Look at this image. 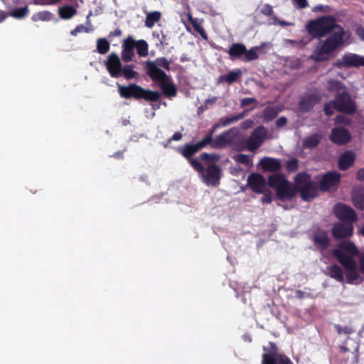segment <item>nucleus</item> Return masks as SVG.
Listing matches in <instances>:
<instances>
[{
	"label": "nucleus",
	"instance_id": "nucleus-9",
	"mask_svg": "<svg viewBox=\"0 0 364 364\" xmlns=\"http://www.w3.org/2000/svg\"><path fill=\"white\" fill-rule=\"evenodd\" d=\"M218 127L219 125L214 124L205 135V137L210 138L208 145H210L213 149H223L232 144L236 136L235 129H230L225 131L213 139V136L214 132Z\"/></svg>",
	"mask_w": 364,
	"mask_h": 364
},
{
	"label": "nucleus",
	"instance_id": "nucleus-47",
	"mask_svg": "<svg viewBox=\"0 0 364 364\" xmlns=\"http://www.w3.org/2000/svg\"><path fill=\"white\" fill-rule=\"evenodd\" d=\"M353 202L357 209L364 210V196H355L353 198Z\"/></svg>",
	"mask_w": 364,
	"mask_h": 364
},
{
	"label": "nucleus",
	"instance_id": "nucleus-40",
	"mask_svg": "<svg viewBox=\"0 0 364 364\" xmlns=\"http://www.w3.org/2000/svg\"><path fill=\"white\" fill-rule=\"evenodd\" d=\"M110 48L109 42L105 38H98L97 41V50L100 54L107 53Z\"/></svg>",
	"mask_w": 364,
	"mask_h": 364
},
{
	"label": "nucleus",
	"instance_id": "nucleus-41",
	"mask_svg": "<svg viewBox=\"0 0 364 364\" xmlns=\"http://www.w3.org/2000/svg\"><path fill=\"white\" fill-rule=\"evenodd\" d=\"M279 113V109L275 107H267L263 112L264 119L270 121L274 119Z\"/></svg>",
	"mask_w": 364,
	"mask_h": 364
},
{
	"label": "nucleus",
	"instance_id": "nucleus-44",
	"mask_svg": "<svg viewBox=\"0 0 364 364\" xmlns=\"http://www.w3.org/2000/svg\"><path fill=\"white\" fill-rule=\"evenodd\" d=\"M198 159L202 161H208V162H211L212 164H213L218 161L219 156L217 154H208V153L204 152L199 156Z\"/></svg>",
	"mask_w": 364,
	"mask_h": 364
},
{
	"label": "nucleus",
	"instance_id": "nucleus-30",
	"mask_svg": "<svg viewBox=\"0 0 364 364\" xmlns=\"http://www.w3.org/2000/svg\"><path fill=\"white\" fill-rule=\"evenodd\" d=\"M322 139V135L318 133H315L307 137L302 141V148L304 149H313L316 148Z\"/></svg>",
	"mask_w": 364,
	"mask_h": 364
},
{
	"label": "nucleus",
	"instance_id": "nucleus-18",
	"mask_svg": "<svg viewBox=\"0 0 364 364\" xmlns=\"http://www.w3.org/2000/svg\"><path fill=\"white\" fill-rule=\"evenodd\" d=\"M106 68L110 76L114 78L121 77V68L122 66L121 60L116 53H111L105 62Z\"/></svg>",
	"mask_w": 364,
	"mask_h": 364
},
{
	"label": "nucleus",
	"instance_id": "nucleus-35",
	"mask_svg": "<svg viewBox=\"0 0 364 364\" xmlns=\"http://www.w3.org/2000/svg\"><path fill=\"white\" fill-rule=\"evenodd\" d=\"M59 16L63 19H70L77 14V10L72 6L65 5L59 8Z\"/></svg>",
	"mask_w": 364,
	"mask_h": 364
},
{
	"label": "nucleus",
	"instance_id": "nucleus-26",
	"mask_svg": "<svg viewBox=\"0 0 364 364\" xmlns=\"http://www.w3.org/2000/svg\"><path fill=\"white\" fill-rule=\"evenodd\" d=\"M336 250L340 251L344 257H353L358 254V250L355 244L351 241H343L339 243L338 248L333 250V255L336 257Z\"/></svg>",
	"mask_w": 364,
	"mask_h": 364
},
{
	"label": "nucleus",
	"instance_id": "nucleus-29",
	"mask_svg": "<svg viewBox=\"0 0 364 364\" xmlns=\"http://www.w3.org/2000/svg\"><path fill=\"white\" fill-rule=\"evenodd\" d=\"M287 181L284 174L277 173L272 174L268 177L267 184L269 187L277 191Z\"/></svg>",
	"mask_w": 364,
	"mask_h": 364
},
{
	"label": "nucleus",
	"instance_id": "nucleus-62",
	"mask_svg": "<svg viewBox=\"0 0 364 364\" xmlns=\"http://www.w3.org/2000/svg\"><path fill=\"white\" fill-rule=\"evenodd\" d=\"M359 269L362 273H364V257L360 259Z\"/></svg>",
	"mask_w": 364,
	"mask_h": 364
},
{
	"label": "nucleus",
	"instance_id": "nucleus-11",
	"mask_svg": "<svg viewBox=\"0 0 364 364\" xmlns=\"http://www.w3.org/2000/svg\"><path fill=\"white\" fill-rule=\"evenodd\" d=\"M210 138L204 137L200 141L196 143H186L183 146H178L176 151L187 159L191 166V161L193 160H198V159H193V156L198 153L200 150L205 148L208 145Z\"/></svg>",
	"mask_w": 364,
	"mask_h": 364
},
{
	"label": "nucleus",
	"instance_id": "nucleus-63",
	"mask_svg": "<svg viewBox=\"0 0 364 364\" xmlns=\"http://www.w3.org/2000/svg\"><path fill=\"white\" fill-rule=\"evenodd\" d=\"M8 14L2 11H0V23L2 22L6 17Z\"/></svg>",
	"mask_w": 364,
	"mask_h": 364
},
{
	"label": "nucleus",
	"instance_id": "nucleus-56",
	"mask_svg": "<svg viewBox=\"0 0 364 364\" xmlns=\"http://www.w3.org/2000/svg\"><path fill=\"white\" fill-rule=\"evenodd\" d=\"M253 122L251 119H246L241 123V128L243 129H247L252 127Z\"/></svg>",
	"mask_w": 364,
	"mask_h": 364
},
{
	"label": "nucleus",
	"instance_id": "nucleus-51",
	"mask_svg": "<svg viewBox=\"0 0 364 364\" xmlns=\"http://www.w3.org/2000/svg\"><path fill=\"white\" fill-rule=\"evenodd\" d=\"M297 9H306L308 6L307 0H291Z\"/></svg>",
	"mask_w": 364,
	"mask_h": 364
},
{
	"label": "nucleus",
	"instance_id": "nucleus-14",
	"mask_svg": "<svg viewBox=\"0 0 364 364\" xmlns=\"http://www.w3.org/2000/svg\"><path fill=\"white\" fill-rule=\"evenodd\" d=\"M334 66L338 68H349L364 67V56L352 53H345L341 59H338L334 63Z\"/></svg>",
	"mask_w": 364,
	"mask_h": 364
},
{
	"label": "nucleus",
	"instance_id": "nucleus-15",
	"mask_svg": "<svg viewBox=\"0 0 364 364\" xmlns=\"http://www.w3.org/2000/svg\"><path fill=\"white\" fill-rule=\"evenodd\" d=\"M329 139L335 144L345 145L351 141L352 136L347 129L342 127H336L331 129Z\"/></svg>",
	"mask_w": 364,
	"mask_h": 364
},
{
	"label": "nucleus",
	"instance_id": "nucleus-52",
	"mask_svg": "<svg viewBox=\"0 0 364 364\" xmlns=\"http://www.w3.org/2000/svg\"><path fill=\"white\" fill-rule=\"evenodd\" d=\"M264 196L261 198V202L262 203H271L272 201V193L270 191H264Z\"/></svg>",
	"mask_w": 364,
	"mask_h": 364
},
{
	"label": "nucleus",
	"instance_id": "nucleus-27",
	"mask_svg": "<svg viewBox=\"0 0 364 364\" xmlns=\"http://www.w3.org/2000/svg\"><path fill=\"white\" fill-rule=\"evenodd\" d=\"M259 164L264 171L278 172L282 169L281 161L278 159L271 157H264Z\"/></svg>",
	"mask_w": 364,
	"mask_h": 364
},
{
	"label": "nucleus",
	"instance_id": "nucleus-21",
	"mask_svg": "<svg viewBox=\"0 0 364 364\" xmlns=\"http://www.w3.org/2000/svg\"><path fill=\"white\" fill-rule=\"evenodd\" d=\"M136 46V41L132 36H128L123 41L122 46V59L124 63L132 61L134 55V48Z\"/></svg>",
	"mask_w": 364,
	"mask_h": 364
},
{
	"label": "nucleus",
	"instance_id": "nucleus-36",
	"mask_svg": "<svg viewBox=\"0 0 364 364\" xmlns=\"http://www.w3.org/2000/svg\"><path fill=\"white\" fill-rule=\"evenodd\" d=\"M188 20L192 24L194 30L198 32L204 40H207L208 35L202 26L201 22L198 18H193L191 14L188 15Z\"/></svg>",
	"mask_w": 364,
	"mask_h": 364
},
{
	"label": "nucleus",
	"instance_id": "nucleus-25",
	"mask_svg": "<svg viewBox=\"0 0 364 364\" xmlns=\"http://www.w3.org/2000/svg\"><path fill=\"white\" fill-rule=\"evenodd\" d=\"M356 159V155L353 151H345L342 153L338 161V166L340 170L346 171L350 168Z\"/></svg>",
	"mask_w": 364,
	"mask_h": 364
},
{
	"label": "nucleus",
	"instance_id": "nucleus-55",
	"mask_svg": "<svg viewBox=\"0 0 364 364\" xmlns=\"http://www.w3.org/2000/svg\"><path fill=\"white\" fill-rule=\"evenodd\" d=\"M82 31L88 32V30L83 25H78L77 26L75 27V29L71 31L70 33L72 36H76L77 33L82 32Z\"/></svg>",
	"mask_w": 364,
	"mask_h": 364
},
{
	"label": "nucleus",
	"instance_id": "nucleus-59",
	"mask_svg": "<svg viewBox=\"0 0 364 364\" xmlns=\"http://www.w3.org/2000/svg\"><path fill=\"white\" fill-rule=\"evenodd\" d=\"M272 19L274 20V21L276 23H277V24H279V25H280V26H291V25H292V23H289V22H287V21H280V20H279V19L277 18V16H272Z\"/></svg>",
	"mask_w": 364,
	"mask_h": 364
},
{
	"label": "nucleus",
	"instance_id": "nucleus-2",
	"mask_svg": "<svg viewBox=\"0 0 364 364\" xmlns=\"http://www.w3.org/2000/svg\"><path fill=\"white\" fill-rule=\"evenodd\" d=\"M341 28L331 16H323L310 20L306 26L308 33L312 38H321L331 34L334 30Z\"/></svg>",
	"mask_w": 364,
	"mask_h": 364
},
{
	"label": "nucleus",
	"instance_id": "nucleus-60",
	"mask_svg": "<svg viewBox=\"0 0 364 364\" xmlns=\"http://www.w3.org/2000/svg\"><path fill=\"white\" fill-rule=\"evenodd\" d=\"M356 177L359 181H364V168H362L358 171Z\"/></svg>",
	"mask_w": 364,
	"mask_h": 364
},
{
	"label": "nucleus",
	"instance_id": "nucleus-33",
	"mask_svg": "<svg viewBox=\"0 0 364 364\" xmlns=\"http://www.w3.org/2000/svg\"><path fill=\"white\" fill-rule=\"evenodd\" d=\"M135 65L133 64H127L122 66L121 77H124L127 80H132L136 78L139 73L134 70Z\"/></svg>",
	"mask_w": 364,
	"mask_h": 364
},
{
	"label": "nucleus",
	"instance_id": "nucleus-31",
	"mask_svg": "<svg viewBox=\"0 0 364 364\" xmlns=\"http://www.w3.org/2000/svg\"><path fill=\"white\" fill-rule=\"evenodd\" d=\"M327 274L339 282L344 281L343 272L341 267L336 264H333L327 267Z\"/></svg>",
	"mask_w": 364,
	"mask_h": 364
},
{
	"label": "nucleus",
	"instance_id": "nucleus-54",
	"mask_svg": "<svg viewBox=\"0 0 364 364\" xmlns=\"http://www.w3.org/2000/svg\"><path fill=\"white\" fill-rule=\"evenodd\" d=\"M257 99L254 97H245L241 100V106L247 107L252 104L256 103Z\"/></svg>",
	"mask_w": 364,
	"mask_h": 364
},
{
	"label": "nucleus",
	"instance_id": "nucleus-22",
	"mask_svg": "<svg viewBox=\"0 0 364 364\" xmlns=\"http://www.w3.org/2000/svg\"><path fill=\"white\" fill-rule=\"evenodd\" d=\"M277 197L279 200H291L296 194V183L289 181L276 191Z\"/></svg>",
	"mask_w": 364,
	"mask_h": 364
},
{
	"label": "nucleus",
	"instance_id": "nucleus-46",
	"mask_svg": "<svg viewBox=\"0 0 364 364\" xmlns=\"http://www.w3.org/2000/svg\"><path fill=\"white\" fill-rule=\"evenodd\" d=\"M258 9L259 13L265 16H272L274 14L273 8L269 4H264Z\"/></svg>",
	"mask_w": 364,
	"mask_h": 364
},
{
	"label": "nucleus",
	"instance_id": "nucleus-1",
	"mask_svg": "<svg viewBox=\"0 0 364 364\" xmlns=\"http://www.w3.org/2000/svg\"><path fill=\"white\" fill-rule=\"evenodd\" d=\"M344 30L341 27L331 35L323 43L318 46L311 55L312 59L316 62H323L328 59V55L334 52L343 43Z\"/></svg>",
	"mask_w": 364,
	"mask_h": 364
},
{
	"label": "nucleus",
	"instance_id": "nucleus-23",
	"mask_svg": "<svg viewBox=\"0 0 364 364\" xmlns=\"http://www.w3.org/2000/svg\"><path fill=\"white\" fill-rule=\"evenodd\" d=\"M311 240L320 251H323L330 246L331 241L326 230L318 229L314 232Z\"/></svg>",
	"mask_w": 364,
	"mask_h": 364
},
{
	"label": "nucleus",
	"instance_id": "nucleus-50",
	"mask_svg": "<svg viewBox=\"0 0 364 364\" xmlns=\"http://www.w3.org/2000/svg\"><path fill=\"white\" fill-rule=\"evenodd\" d=\"M183 137V135L181 132H175L173 134V135L170 138L168 139L167 141H166V143L164 144V147H167L168 146L169 144H171V142L172 141H179L182 139Z\"/></svg>",
	"mask_w": 364,
	"mask_h": 364
},
{
	"label": "nucleus",
	"instance_id": "nucleus-8",
	"mask_svg": "<svg viewBox=\"0 0 364 364\" xmlns=\"http://www.w3.org/2000/svg\"><path fill=\"white\" fill-rule=\"evenodd\" d=\"M259 49V47L255 46L247 50L244 44L237 43H233L228 50H224V51L229 54L232 60L240 59L244 62H250L258 59L257 51Z\"/></svg>",
	"mask_w": 364,
	"mask_h": 364
},
{
	"label": "nucleus",
	"instance_id": "nucleus-7",
	"mask_svg": "<svg viewBox=\"0 0 364 364\" xmlns=\"http://www.w3.org/2000/svg\"><path fill=\"white\" fill-rule=\"evenodd\" d=\"M263 350L264 353L262 355V364H294L273 342H269L268 346H263Z\"/></svg>",
	"mask_w": 364,
	"mask_h": 364
},
{
	"label": "nucleus",
	"instance_id": "nucleus-34",
	"mask_svg": "<svg viewBox=\"0 0 364 364\" xmlns=\"http://www.w3.org/2000/svg\"><path fill=\"white\" fill-rule=\"evenodd\" d=\"M245 112H243L240 114H238L237 115L231 116V117H223L220 118V122L217 124L220 127H226L228 125H230L232 123H235L242 119H243L245 116Z\"/></svg>",
	"mask_w": 364,
	"mask_h": 364
},
{
	"label": "nucleus",
	"instance_id": "nucleus-16",
	"mask_svg": "<svg viewBox=\"0 0 364 364\" xmlns=\"http://www.w3.org/2000/svg\"><path fill=\"white\" fill-rule=\"evenodd\" d=\"M334 213L339 220L344 222L351 223L357 220L355 211L343 203H337L334 208Z\"/></svg>",
	"mask_w": 364,
	"mask_h": 364
},
{
	"label": "nucleus",
	"instance_id": "nucleus-3",
	"mask_svg": "<svg viewBox=\"0 0 364 364\" xmlns=\"http://www.w3.org/2000/svg\"><path fill=\"white\" fill-rule=\"evenodd\" d=\"M296 183V193L304 201H311L318 195V186L316 182L311 179V176L306 171H301L294 178Z\"/></svg>",
	"mask_w": 364,
	"mask_h": 364
},
{
	"label": "nucleus",
	"instance_id": "nucleus-37",
	"mask_svg": "<svg viewBox=\"0 0 364 364\" xmlns=\"http://www.w3.org/2000/svg\"><path fill=\"white\" fill-rule=\"evenodd\" d=\"M149 63H154L156 67L159 68H162L166 70H170V62L164 57L158 58L155 60V61H147L146 63V73L148 75V65Z\"/></svg>",
	"mask_w": 364,
	"mask_h": 364
},
{
	"label": "nucleus",
	"instance_id": "nucleus-12",
	"mask_svg": "<svg viewBox=\"0 0 364 364\" xmlns=\"http://www.w3.org/2000/svg\"><path fill=\"white\" fill-rule=\"evenodd\" d=\"M335 252L337 260L348 272L346 275L348 283L353 284V282L359 278V274L356 272L357 264L355 260L353 257H344L338 250Z\"/></svg>",
	"mask_w": 364,
	"mask_h": 364
},
{
	"label": "nucleus",
	"instance_id": "nucleus-39",
	"mask_svg": "<svg viewBox=\"0 0 364 364\" xmlns=\"http://www.w3.org/2000/svg\"><path fill=\"white\" fill-rule=\"evenodd\" d=\"M136 52L139 56L144 57L148 55L149 45L144 40L136 41Z\"/></svg>",
	"mask_w": 364,
	"mask_h": 364
},
{
	"label": "nucleus",
	"instance_id": "nucleus-43",
	"mask_svg": "<svg viewBox=\"0 0 364 364\" xmlns=\"http://www.w3.org/2000/svg\"><path fill=\"white\" fill-rule=\"evenodd\" d=\"M299 168V160L296 158H291L286 163V169L289 173L294 172Z\"/></svg>",
	"mask_w": 364,
	"mask_h": 364
},
{
	"label": "nucleus",
	"instance_id": "nucleus-17",
	"mask_svg": "<svg viewBox=\"0 0 364 364\" xmlns=\"http://www.w3.org/2000/svg\"><path fill=\"white\" fill-rule=\"evenodd\" d=\"M247 186L254 193L262 194L266 190L267 181L262 174L252 173L247 177Z\"/></svg>",
	"mask_w": 364,
	"mask_h": 364
},
{
	"label": "nucleus",
	"instance_id": "nucleus-10",
	"mask_svg": "<svg viewBox=\"0 0 364 364\" xmlns=\"http://www.w3.org/2000/svg\"><path fill=\"white\" fill-rule=\"evenodd\" d=\"M334 108L338 112L347 115H353L357 110V105L348 91L341 92L336 95L333 100Z\"/></svg>",
	"mask_w": 364,
	"mask_h": 364
},
{
	"label": "nucleus",
	"instance_id": "nucleus-13",
	"mask_svg": "<svg viewBox=\"0 0 364 364\" xmlns=\"http://www.w3.org/2000/svg\"><path fill=\"white\" fill-rule=\"evenodd\" d=\"M267 136V130L264 126L257 127L245 141V146L250 151H255L264 142Z\"/></svg>",
	"mask_w": 364,
	"mask_h": 364
},
{
	"label": "nucleus",
	"instance_id": "nucleus-57",
	"mask_svg": "<svg viewBox=\"0 0 364 364\" xmlns=\"http://www.w3.org/2000/svg\"><path fill=\"white\" fill-rule=\"evenodd\" d=\"M287 119L285 117H280L278 118L276 121V126L277 127H282L287 124Z\"/></svg>",
	"mask_w": 364,
	"mask_h": 364
},
{
	"label": "nucleus",
	"instance_id": "nucleus-53",
	"mask_svg": "<svg viewBox=\"0 0 364 364\" xmlns=\"http://www.w3.org/2000/svg\"><path fill=\"white\" fill-rule=\"evenodd\" d=\"M52 14L49 11H42L38 14V17L41 21H49L51 19Z\"/></svg>",
	"mask_w": 364,
	"mask_h": 364
},
{
	"label": "nucleus",
	"instance_id": "nucleus-6",
	"mask_svg": "<svg viewBox=\"0 0 364 364\" xmlns=\"http://www.w3.org/2000/svg\"><path fill=\"white\" fill-rule=\"evenodd\" d=\"M191 166L207 186L215 187L219 186L223 176V171L218 165L211 164L205 168L198 160H193L191 161Z\"/></svg>",
	"mask_w": 364,
	"mask_h": 364
},
{
	"label": "nucleus",
	"instance_id": "nucleus-42",
	"mask_svg": "<svg viewBox=\"0 0 364 364\" xmlns=\"http://www.w3.org/2000/svg\"><path fill=\"white\" fill-rule=\"evenodd\" d=\"M28 13V9L27 6H23L20 8H17L14 9L12 11H11L9 14H7L8 16H11L16 18H23L25 16H27Z\"/></svg>",
	"mask_w": 364,
	"mask_h": 364
},
{
	"label": "nucleus",
	"instance_id": "nucleus-61",
	"mask_svg": "<svg viewBox=\"0 0 364 364\" xmlns=\"http://www.w3.org/2000/svg\"><path fill=\"white\" fill-rule=\"evenodd\" d=\"M357 34L364 41V28H360L357 30Z\"/></svg>",
	"mask_w": 364,
	"mask_h": 364
},
{
	"label": "nucleus",
	"instance_id": "nucleus-38",
	"mask_svg": "<svg viewBox=\"0 0 364 364\" xmlns=\"http://www.w3.org/2000/svg\"><path fill=\"white\" fill-rule=\"evenodd\" d=\"M161 18V14L159 11H152L147 14L145 20V25L146 27L151 28L156 23H157Z\"/></svg>",
	"mask_w": 364,
	"mask_h": 364
},
{
	"label": "nucleus",
	"instance_id": "nucleus-4",
	"mask_svg": "<svg viewBox=\"0 0 364 364\" xmlns=\"http://www.w3.org/2000/svg\"><path fill=\"white\" fill-rule=\"evenodd\" d=\"M118 92L120 97L124 99H143L149 102H156L161 97L159 92L144 89L135 83H131L128 85H118Z\"/></svg>",
	"mask_w": 364,
	"mask_h": 364
},
{
	"label": "nucleus",
	"instance_id": "nucleus-48",
	"mask_svg": "<svg viewBox=\"0 0 364 364\" xmlns=\"http://www.w3.org/2000/svg\"><path fill=\"white\" fill-rule=\"evenodd\" d=\"M333 109L335 108L333 100L326 102L323 105V112L326 116H332L334 114Z\"/></svg>",
	"mask_w": 364,
	"mask_h": 364
},
{
	"label": "nucleus",
	"instance_id": "nucleus-5",
	"mask_svg": "<svg viewBox=\"0 0 364 364\" xmlns=\"http://www.w3.org/2000/svg\"><path fill=\"white\" fill-rule=\"evenodd\" d=\"M148 76L154 82L159 83L163 94L168 97H175L177 94V88L171 80L163 70L156 67L154 63H149Z\"/></svg>",
	"mask_w": 364,
	"mask_h": 364
},
{
	"label": "nucleus",
	"instance_id": "nucleus-45",
	"mask_svg": "<svg viewBox=\"0 0 364 364\" xmlns=\"http://www.w3.org/2000/svg\"><path fill=\"white\" fill-rule=\"evenodd\" d=\"M334 120L336 124L350 126L352 124V119L344 114L337 115Z\"/></svg>",
	"mask_w": 364,
	"mask_h": 364
},
{
	"label": "nucleus",
	"instance_id": "nucleus-32",
	"mask_svg": "<svg viewBox=\"0 0 364 364\" xmlns=\"http://www.w3.org/2000/svg\"><path fill=\"white\" fill-rule=\"evenodd\" d=\"M326 89L328 91L336 94L348 90L347 87L342 82L334 79H330L327 81Z\"/></svg>",
	"mask_w": 364,
	"mask_h": 364
},
{
	"label": "nucleus",
	"instance_id": "nucleus-58",
	"mask_svg": "<svg viewBox=\"0 0 364 364\" xmlns=\"http://www.w3.org/2000/svg\"><path fill=\"white\" fill-rule=\"evenodd\" d=\"M122 34V31L119 28H117L114 31L110 32L108 37L112 38L113 37H119Z\"/></svg>",
	"mask_w": 364,
	"mask_h": 364
},
{
	"label": "nucleus",
	"instance_id": "nucleus-28",
	"mask_svg": "<svg viewBox=\"0 0 364 364\" xmlns=\"http://www.w3.org/2000/svg\"><path fill=\"white\" fill-rule=\"evenodd\" d=\"M242 73L240 69H235L230 71L228 73L221 75L218 78V83L226 82L228 85H232L239 81L241 78Z\"/></svg>",
	"mask_w": 364,
	"mask_h": 364
},
{
	"label": "nucleus",
	"instance_id": "nucleus-49",
	"mask_svg": "<svg viewBox=\"0 0 364 364\" xmlns=\"http://www.w3.org/2000/svg\"><path fill=\"white\" fill-rule=\"evenodd\" d=\"M235 160L241 164L248 165L250 164V157L248 155L239 154L235 156Z\"/></svg>",
	"mask_w": 364,
	"mask_h": 364
},
{
	"label": "nucleus",
	"instance_id": "nucleus-19",
	"mask_svg": "<svg viewBox=\"0 0 364 364\" xmlns=\"http://www.w3.org/2000/svg\"><path fill=\"white\" fill-rule=\"evenodd\" d=\"M341 181V174L336 171L326 173L319 183V188L322 191H329L332 188L337 187Z\"/></svg>",
	"mask_w": 364,
	"mask_h": 364
},
{
	"label": "nucleus",
	"instance_id": "nucleus-64",
	"mask_svg": "<svg viewBox=\"0 0 364 364\" xmlns=\"http://www.w3.org/2000/svg\"><path fill=\"white\" fill-rule=\"evenodd\" d=\"M296 296L299 299H302L304 297V292L301 290H297L296 291Z\"/></svg>",
	"mask_w": 364,
	"mask_h": 364
},
{
	"label": "nucleus",
	"instance_id": "nucleus-20",
	"mask_svg": "<svg viewBox=\"0 0 364 364\" xmlns=\"http://www.w3.org/2000/svg\"><path fill=\"white\" fill-rule=\"evenodd\" d=\"M321 97L316 93L304 94L299 102V108L301 112H309L319 102Z\"/></svg>",
	"mask_w": 364,
	"mask_h": 364
},
{
	"label": "nucleus",
	"instance_id": "nucleus-24",
	"mask_svg": "<svg viewBox=\"0 0 364 364\" xmlns=\"http://www.w3.org/2000/svg\"><path fill=\"white\" fill-rule=\"evenodd\" d=\"M353 228L351 224L337 223L332 228V235L336 239H343L353 235Z\"/></svg>",
	"mask_w": 364,
	"mask_h": 364
}]
</instances>
